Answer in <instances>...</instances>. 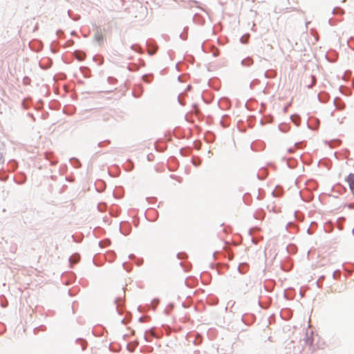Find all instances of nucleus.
I'll return each instance as SVG.
<instances>
[{"instance_id":"1","label":"nucleus","mask_w":354,"mask_h":354,"mask_svg":"<svg viewBox=\"0 0 354 354\" xmlns=\"http://www.w3.org/2000/svg\"><path fill=\"white\" fill-rule=\"evenodd\" d=\"M346 181L349 185L351 192L354 194V174H350L346 178Z\"/></svg>"}]
</instances>
